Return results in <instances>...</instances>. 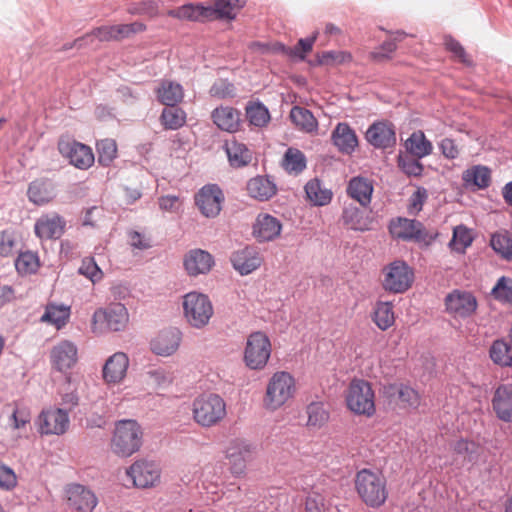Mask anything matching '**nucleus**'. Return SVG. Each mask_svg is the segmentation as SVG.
I'll list each match as a JSON object with an SVG mask.
<instances>
[{
  "label": "nucleus",
  "mask_w": 512,
  "mask_h": 512,
  "mask_svg": "<svg viewBox=\"0 0 512 512\" xmlns=\"http://www.w3.org/2000/svg\"><path fill=\"white\" fill-rule=\"evenodd\" d=\"M245 5V0H215L213 5L185 4L170 10L168 15L191 21L233 20L236 13Z\"/></svg>",
  "instance_id": "1"
},
{
  "label": "nucleus",
  "mask_w": 512,
  "mask_h": 512,
  "mask_svg": "<svg viewBox=\"0 0 512 512\" xmlns=\"http://www.w3.org/2000/svg\"><path fill=\"white\" fill-rule=\"evenodd\" d=\"M355 489L360 499L370 508H379L388 498L385 476L380 472L363 468L356 473Z\"/></svg>",
  "instance_id": "2"
},
{
  "label": "nucleus",
  "mask_w": 512,
  "mask_h": 512,
  "mask_svg": "<svg viewBox=\"0 0 512 512\" xmlns=\"http://www.w3.org/2000/svg\"><path fill=\"white\" fill-rule=\"evenodd\" d=\"M143 433L135 420L119 421L111 438V450L120 457H129L142 446Z\"/></svg>",
  "instance_id": "3"
},
{
  "label": "nucleus",
  "mask_w": 512,
  "mask_h": 512,
  "mask_svg": "<svg viewBox=\"0 0 512 512\" xmlns=\"http://www.w3.org/2000/svg\"><path fill=\"white\" fill-rule=\"evenodd\" d=\"M295 391L294 377L288 372L278 371L268 381L263 405L266 409L275 411L291 399Z\"/></svg>",
  "instance_id": "4"
},
{
  "label": "nucleus",
  "mask_w": 512,
  "mask_h": 512,
  "mask_svg": "<svg viewBox=\"0 0 512 512\" xmlns=\"http://www.w3.org/2000/svg\"><path fill=\"white\" fill-rule=\"evenodd\" d=\"M226 414V403L217 394H203L193 401V417L202 427L218 424Z\"/></svg>",
  "instance_id": "5"
},
{
  "label": "nucleus",
  "mask_w": 512,
  "mask_h": 512,
  "mask_svg": "<svg viewBox=\"0 0 512 512\" xmlns=\"http://www.w3.org/2000/svg\"><path fill=\"white\" fill-rule=\"evenodd\" d=\"M345 401L350 411L371 417L375 411V394L371 384L364 379H353L346 391Z\"/></svg>",
  "instance_id": "6"
},
{
  "label": "nucleus",
  "mask_w": 512,
  "mask_h": 512,
  "mask_svg": "<svg viewBox=\"0 0 512 512\" xmlns=\"http://www.w3.org/2000/svg\"><path fill=\"white\" fill-rule=\"evenodd\" d=\"M184 317L193 328L201 329L208 325L214 309L209 297L199 292H189L183 297Z\"/></svg>",
  "instance_id": "7"
},
{
  "label": "nucleus",
  "mask_w": 512,
  "mask_h": 512,
  "mask_svg": "<svg viewBox=\"0 0 512 512\" xmlns=\"http://www.w3.org/2000/svg\"><path fill=\"white\" fill-rule=\"evenodd\" d=\"M382 286L394 294L406 292L414 282V270L403 260H395L383 268Z\"/></svg>",
  "instance_id": "8"
},
{
  "label": "nucleus",
  "mask_w": 512,
  "mask_h": 512,
  "mask_svg": "<svg viewBox=\"0 0 512 512\" xmlns=\"http://www.w3.org/2000/svg\"><path fill=\"white\" fill-rule=\"evenodd\" d=\"M271 350V342L265 333L261 331L251 333L244 350L245 364L253 370L263 369L270 358Z\"/></svg>",
  "instance_id": "9"
},
{
  "label": "nucleus",
  "mask_w": 512,
  "mask_h": 512,
  "mask_svg": "<svg viewBox=\"0 0 512 512\" xmlns=\"http://www.w3.org/2000/svg\"><path fill=\"white\" fill-rule=\"evenodd\" d=\"M389 229L395 238L404 241H415L429 245L436 238V234L429 233L423 224L416 219L398 217L391 221Z\"/></svg>",
  "instance_id": "10"
},
{
  "label": "nucleus",
  "mask_w": 512,
  "mask_h": 512,
  "mask_svg": "<svg viewBox=\"0 0 512 512\" xmlns=\"http://www.w3.org/2000/svg\"><path fill=\"white\" fill-rule=\"evenodd\" d=\"M58 150L71 165L81 170H87L95 161L92 149L74 139L61 138L58 142Z\"/></svg>",
  "instance_id": "11"
},
{
  "label": "nucleus",
  "mask_w": 512,
  "mask_h": 512,
  "mask_svg": "<svg viewBox=\"0 0 512 512\" xmlns=\"http://www.w3.org/2000/svg\"><path fill=\"white\" fill-rule=\"evenodd\" d=\"M129 320L128 310L122 303H112L106 308L97 309L92 317L94 329L98 324H106L110 331L124 330Z\"/></svg>",
  "instance_id": "12"
},
{
  "label": "nucleus",
  "mask_w": 512,
  "mask_h": 512,
  "mask_svg": "<svg viewBox=\"0 0 512 512\" xmlns=\"http://www.w3.org/2000/svg\"><path fill=\"white\" fill-rule=\"evenodd\" d=\"M340 221L347 229L357 232L373 230L377 224L376 217L371 210L367 211L364 207L360 208L354 204L344 206Z\"/></svg>",
  "instance_id": "13"
},
{
  "label": "nucleus",
  "mask_w": 512,
  "mask_h": 512,
  "mask_svg": "<svg viewBox=\"0 0 512 512\" xmlns=\"http://www.w3.org/2000/svg\"><path fill=\"white\" fill-rule=\"evenodd\" d=\"M224 199L223 191L217 184H207L196 193L195 204L205 217L214 218L219 215Z\"/></svg>",
  "instance_id": "14"
},
{
  "label": "nucleus",
  "mask_w": 512,
  "mask_h": 512,
  "mask_svg": "<svg viewBox=\"0 0 512 512\" xmlns=\"http://www.w3.org/2000/svg\"><path fill=\"white\" fill-rule=\"evenodd\" d=\"M445 306L449 314L465 319L475 313L478 303L471 292L455 289L446 295Z\"/></svg>",
  "instance_id": "15"
},
{
  "label": "nucleus",
  "mask_w": 512,
  "mask_h": 512,
  "mask_svg": "<svg viewBox=\"0 0 512 512\" xmlns=\"http://www.w3.org/2000/svg\"><path fill=\"white\" fill-rule=\"evenodd\" d=\"M69 422L68 412L62 408L44 410L37 419L42 435H61L68 429Z\"/></svg>",
  "instance_id": "16"
},
{
  "label": "nucleus",
  "mask_w": 512,
  "mask_h": 512,
  "mask_svg": "<svg viewBox=\"0 0 512 512\" xmlns=\"http://www.w3.org/2000/svg\"><path fill=\"white\" fill-rule=\"evenodd\" d=\"M50 360L55 370L67 373L77 363V346L69 340L60 341L51 349Z\"/></svg>",
  "instance_id": "17"
},
{
  "label": "nucleus",
  "mask_w": 512,
  "mask_h": 512,
  "mask_svg": "<svg viewBox=\"0 0 512 512\" xmlns=\"http://www.w3.org/2000/svg\"><path fill=\"white\" fill-rule=\"evenodd\" d=\"M133 484L139 488L154 486L160 479V470L153 462L136 461L126 471Z\"/></svg>",
  "instance_id": "18"
},
{
  "label": "nucleus",
  "mask_w": 512,
  "mask_h": 512,
  "mask_svg": "<svg viewBox=\"0 0 512 512\" xmlns=\"http://www.w3.org/2000/svg\"><path fill=\"white\" fill-rule=\"evenodd\" d=\"M255 447L246 441L237 440L227 450V459L230 463V471L236 476H242L246 470V464L252 459Z\"/></svg>",
  "instance_id": "19"
},
{
  "label": "nucleus",
  "mask_w": 512,
  "mask_h": 512,
  "mask_svg": "<svg viewBox=\"0 0 512 512\" xmlns=\"http://www.w3.org/2000/svg\"><path fill=\"white\" fill-rule=\"evenodd\" d=\"M230 261L240 275H248L261 266L263 259L257 247L246 246L234 251Z\"/></svg>",
  "instance_id": "20"
},
{
  "label": "nucleus",
  "mask_w": 512,
  "mask_h": 512,
  "mask_svg": "<svg viewBox=\"0 0 512 512\" xmlns=\"http://www.w3.org/2000/svg\"><path fill=\"white\" fill-rule=\"evenodd\" d=\"M66 493L69 508L79 512H91L98 503L95 494L80 484L69 485Z\"/></svg>",
  "instance_id": "21"
},
{
  "label": "nucleus",
  "mask_w": 512,
  "mask_h": 512,
  "mask_svg": "<svg viewBox=\"0 0 512 512\" xmlns=\"http://www.w3.org/2000/svg\"><path fill=\"white\" fill-rule=\"evenodd\" d=\"M366 139L377 149L391 148L396 144L395 127L390 122H375L368 128Z\"/></svg>",
  "instance_id": "22"
},
{
  "label": "nucleus",
  "mask_w": 512,
  "mask_h": 512,
  "mask_svg": "<svg viewBox=\"0 0 512 512\" xmlns=\"http://www.w3.org/2000/svg\"><path fill=\"white\" fill-rule=\"evenodd\" d=\"M491 403L499 420L512 423V383L500 384L494 391Z\"/></svg>",
  "instance_id": "23"
},
{
  "label": "nucleus",
  "mask_w": 512,
  "mask_h": 512,
  "mask_svg": "<svg viewBox=\"0 0 512 512\" xmlns=\"http://www.w3.org/2000/svg\"><path fill=\"white\" fill-rule=\"evenodd\" d=\"M64 228L65 221L60 215L45 214L36 220L34 232L40 239H57L62 236Z\"/></svg>",
  "instance_id": "24"
},
{
  "label": "nucleus",
  "mask_w": 512,
  "mask_h": 512,
  "mask_svg": "<svg viewBox=\"0 0 512 512\" xmlns=\"http://www.w3.org/2000/svg\"><path fill=\"white\" fill-rule=\"evenodd\" d=\"M181 342V332L169 328L158 333L150 343L151 351L159 356H170L175 353Z\"/></svg>",
  "instance_id": "25"
},
{
  "label": "nucleus",
  "mask_w": 512,
  "mask_h": 512,
  "mask_svg": "<svg viewBox=\"0 0 512 512\" xmlns=\"http://www.w3.org/2000/svg\"><path fill=\"white\" fill-rule=\"evenodd\" d=\"M213 265V256L202 249H192L184 257V267L190 276L207 274Z\"/></svg>",
  "instance_id": "26"
},
{
  "label": "nucleus",
  "mask_w": 512,
  "mask_h": 512,
  "mask_svg": "<svg viewBox=\"0 0 512 512\" xmlns=\"http://www.w3.org/2000/svg\"><path fill=\"white\" fill-rule=\"evenodd\" d=\"M281 230L280 220L270 214H259L253 225V235L259 242L274 240Z\"/></svg>",
  "instance_id": "27"
},
{
  "label": "nucleus",
  "mask_w": 512,
  "mask_h": 512,
  "mask_svg": "<svg viewBox=\"0 0 512 512\" xmlns=\"http://www.w3.org/2000/svg\"><path fill=\"white\" fill-rule=\"evenodd\" d=\"M331 140L342 154L351 155L358 146V137L346 122H340L336 125L332 131Z\"/></svg>",
  "instance_id": "28"
},
{
  "label": "nucleus",
  "mask_w": 512,
  "mask_h": 512,
  "mask_svg": "<svg viewBox=\"0 0 512 512\" xmlns=\"http://www.w3.org/2000/svg\"><path fill=\"white\" fill-rule=\"evenodd\" d=\"M129 366L128 356L123 352H116L110 356L103 367V379L111 384L121 382L126 376Z\"/></svg>",
  "instance_id": "29"
},
{
  "label": "nucleus",
  "mask_w": 512,
  "mask_h": 512,
  "mask_svg": "<svg viewBox=\"0 0 512 512\" xmlns=\"http://www.w3.org/2000/svg\"><path fill=\"white\" fill-rule=\"evenodd\" d=\"M27 196L35 205L47 204L56 197L55 184L50 179H36L29 184Z\"/></svg>",
  "instance_id": "30"
},
{
  "label": "nucleus",
  "mask_w": 512,
  "mask_h": 512,
  "mask_svg": "<svg viewBox=\"0 0 512 512\" xmlns=\"http://www.w3.org/2000/svg\"><path fill=\"white\" fill-rule=\"evenodd\" d=\"M239 110L229 107L221 106L213 110L211 117L214 124L221 130L226 132H236L240 126Z\"/></svg>",
  "instance_id": "31"
},
{
  "label": "nucleus",
  "mask_w": 512,
  "mask_h": 512,
  "mask_svg": "<svg viewBox=\"0 0 512 512\" xmlns=\"http://www.w3.org/2000/svg\"><path fill=\"white\" fill-rule=\"evenodd\" d=\"M346 191L350 198L356 200L362 207L366 208L371 203L374 188L369 179L356 176L350 179Z\"/></svg>",
  "instance_id": "32"
},
{
  "label": "nucleus",
  "mask_w": 512,
  "mask_h": 512,
  "mask_svg": "<svg viewBox=\"0 0 512 512\" xmlns=\"http://www.w3.org/2000/svg\"><path fill=\"white\" fill-rule=\"evenodd\" d=\"M248 194L259 201H267L277 192V186L268 176H256L247 183Z\"/></svg>",
  "instance_id": "33"
},
{
  "label": "nucleus",
  "mask_w": 512,
  "mask_h": 512,
  "mask_svg": "<svg viewBox=\"0 0 512 512\" xmlns=\"http://www.w3.org/2000/svg\"><path fill=\"white\" fill-rule=\"evenodd\" d=\"M156 94L158 101L165 106L177 105L184 96L182 85L170 80L162 81Z\"/></svg>",
  "instance_id": "34"
},
{
  "label": "nucleus",
  "mask_w": 512,
  "mask_h": 512,
  "mask_svg": "<svg viewBox=\"0 0 512 512\" xmlns=\"http://www.w3.org/2000/svg\"><path fill=\"white\" fill-rule=\"evenodd\" d=\"M305 193L309 201L319 207L328 205L333 197L332 191L326 188L318 178L311 179L306 183Z\"/></svg>",
  "instance_id": "35"
},
{
  "label": "nucleus",
  "mask_w": 512,
  "mask_h": 512,
  "mask_svg": "<svg viewBox=\"0 0 512 512\" xmlns=\"http://www.w3.org/2000/svg\"><path fill=\"white\" fill-rule=\"evenodd\" d=\"M462 180L466 185L486 189L491 184V170L484 165H474L463 172Z\"/></svg>",
  "instance_id": "36"
},
{
  "label": "nucleus",
  "mask_w": 512,
  "mask_h": 512,
  "mask_svg": "<svg viewBox=\"0 0 512 512\" xmlns=\"http://www.w3.org/2000/svg\"><path fill=\"white\" fill-rule=\"evenodd\" d=\"M389 396H396L405 406L417 408L420 404V395L417 390L409 385L394 383L387 387Z\"/></svg>",
  "instance_id": "37"
},
{
  "label": "nucleus",
  "mask_w": 512,
  "mask_h": 512,
  "mask_svg": "<svg viewBox=\"0 0 512 512\" xmlns=\"http://www.w3.org/2000/svg\"><path fill=\"white\" fill-rule=\"evenodd\" d=\"M489 356L496 365L501 367H511L512 344L505 339L495 340L489 349Z\"/></svg>",
  "instance_id": "38"
},
{
  "label": "nucleus",
  "mask_w": 512,
  "mask_h": 512,
  "mask_svg": "<svg viewBox=\"0 0 512 512\" xmlns=\"http://www.w3.org/2000/svg\"><path fill=\"white\" fill-rule=\"evenodd\" d=\"M452 450L463 459V462L475 464L479 459L481 447L472 440L461 438L452 444Z\"/></svg>",
  "instance_id": "39"
},
{
  "label": "nucleus",
  "mask_w": 512,
  "mask_h": 512,
  "mask_svg": "<svg viewBox=\"0 0 512 512\" xmlns=\"http://www.w3.org/2000/svg\"><path fill=\"white\" fill-rule=\"evenodd\" d=\"M226 153L230 165L235 168L244 167L252 160V153L246 145L236 141L226 144Z\"/></svg>",
  "instance_id": "40"
},
{
  "label": "nucleus",
  "mask_w": 512,
  "mask_h": 512,
  "mask_svg": "<svg viewBox=\"0 0 512 512\" xmlns=\"http://www.w3.org/2000/svg\"><path fill=\"white\" fill-rule=\"evenodd\" d=\"M292 122L301 130L311 133L317 130L318 122L313 113L300 106H294L290 111Z\"/></svg>",
  "instance_id": "41"
},
{
  "label": "nucleus",
  "mask_w": 512,
  "mask_h": 512,
  "mask_svg": "<svg viewBox=\"0 0 512 512\" xmlns=\"http://www.w3.org/2000/svg\"><path fill=\"white\" fill-rule=\"evenodd\" d=\"M93 38H97L101 42L117 41L115 25L97 27L93 29L91 33H88L83 37L75 39L73 44L70 45L69 48H82L86 45V43L89 40L92 41Z\"/></svg>",
  "instance_id": "42"
},
{
  "label": "nucleus",
  "mask_w": 512,
  "mask_h": 512,
  "mask_svg": "<svg viewBox=\"0 0 512 512\" xmlns=\"http://www.w3.org/2000/svg\"><path fill=\"white\" fill-rule=\"evenodd\" d=\"M161 124L167 130H177L186 122V113L177 105L166 106L160 116Z\"/></svg>",
  "instance_id": "43"
},
{
  "label": "nucleus",
  "mask_w": 512,
  "mask_h": 512,
  "mask_svg": "<svg viewBox=\"0 0 512 512\" xmlns=\"http://www.w3.org/2000/svg\"><path fill=\"white\" fill-rule=\"evenodd\" d=\"M69 316V307L65 305L48 304L41 317V321L53 324L57 329H60L66 324Z\"/></svg>",
  "instance_id": "44"
},
{
  "label": "nucleus",
  "mask_w": 512,
  "mask_h": 512,
  "mask_svg": "<svg viewBox=\"0 0 512 512\" xmlns=\"http://www.w3.org/2000/svg\"><path fill=\"white\" fill-rule=\"evenodd\" d=\"M406 149L413 156L421 159L432 152V144L422 132H414L406 141Z\"/></svg>",
  "instance_id": "45"
},
{
  "label": "nucleus",
  "mask_w": 512,
  "mask_h": 512,
  "mask_svg": "<svg viewBox=\"0 0 512 512\" xmlns=\"http://www.w3.org/2000/svg\"><path fill=\"white\" fill-rule=\"evenodd\" d=\"M282 165L288 173L298 175L306 168V157L300 150L288 148Z\"/></svg>",
  "instance_id": "46"
},
{
  "label": "nucleus",
  "mask_w": 512,
  "mask_h": 512,
  "mask_svg": "<svg viewBox=\"0 0 512 512\" xmlns=\"http://www.w3.org/2000/svg\"><path fill=\"white\" fill-rule=\"evenodd\" d=\"M373 320L377 327L383 331L390 328L395 321L392 303L378 302L375 307Z\"/></svg>",
  "instance_id": "47"
},
{
  "label": "nucleus",
  "mask_w": 512,
  "mask_h": 512,
  "mask_svg": "<svg viewBox=\"0 0 512 512\" xmlns=\"http://www.w3.org/2000/svg\"><path fill=\"white\" fill-rule=\"evenodd\" d=\"M387 33L395 35V37L384 41L378 50L371 53V58L377 62L390 59L391 54L397 49V42L401 41L406 36V33L400 30L396 32L387 31Z\"/></svg>",
  "instance_id": "48"
},
{
  "label": "nucleus",
  "mask_w": 512,
  "mask_h": 512,
  "mask_svg": "<svg viewBox=\"0 0 512 512\" xmlns=\"http://www.w3.org/2000/svg\"><path fill=\"white\" fill-rule=\"evenodd\" d=\"M492 249L507 261H512V234L495 233L490 240Z\"/></svg>",
  "instance_id": "49"
},
{
  "label": "nucleus",
  "mask_w": 512,
  "mask_h": 512,
  "mask_svg": "<svg viewBox=\"0 0 512 512\" xmlns=\"http://www.w3.org/2000/svg\"><path fill=\"white\" fill-rule=\"evenodd\" d=\"M246 117L251 125L264 127L270 120V113L263 103L256 102L247 105Z\"/></svg>",
  "instance_id": "50"
},
{
  "label": "nucleus",
  "mask_w": 512,
  "mask_h": 512,
  "mask_svg": "<svg viewBox=\"0 0 512 512\" xmlns=\"http://www.w3.org/2000/svg\"><path fill=\"white\" fill-rule=\"evenodd\" d=\"M15 267L22 275L33 274L39 268V258L33 252H21L15 260Z\"/></svg>",
  "instance_id": "51"
},
{
  "label": "nucleus",
  "mask_w": 512,
  "mask_h": 512,
  "mask_svg": "<svg viewBox=\"0 0 512 512\" xmlns=\"http://www.w3.org/2000/svg\"><path fill=\"white\" fill-rule=\"evenodd\" d=\"M491 295L502 304L512 305V279L500 277L492 288Z\"/></svg>",
  "instance_id": "52"
},
{
  "label": "nucleus",
  "mask_w": 512,
  "mask_h": 512,
  "mask_svg": "<svg viewBox=\"0 0 512 512\" xmlns=\"http://www.w3.org/2000/svg\"><path fill=\"white\" fill-rule=\"evenodd\" d=\"M98 162L102 166H109L116 157L117 146L115 141L104 139L97 143Z\"/></svg>",
  "instance_id": "53"
},
{
  "label": "nucleus",
  "mask_w": 512,
  "mask_h": 512,
  "mask_svg": "<svg viewBox=\"0 0 512 512\" xmlns=\"http://www.w3.org/2000/svg\"><path fill=\"white\" fill-rule=\"evenodd\" d=\"M17 236L14 230L5 229L0 231V256L9 257L17 251Z\"/></svg>",
  "instance_id": "54"
},
{
  "label": "nucleus",
  "mask_w": 512,
  "mask_h": 512,
  "mask_svg": "<svg viewBox=\"0 0 512 512\" xmlns=\"http://www.w3.org/2000/svg\"><path fill=\"white\" fill-rule=\"evenodd\" d=\"M307 415V425L312 427H321L328 420V413L319 402H312L307 406Z\"/></svg>",
  "instance_id": "55"
},
{
  "label": "nucleus",
  "mask_w": 512,
  "mask_h": 512,
  "mask_svg": "<svg viewBox=\"0 0 512 512\" xmlns=\"http://www.w3.org/2000/svg\"><path fill=\"white\" fill-rule=\"evenodd\" d=\"M329 507L326 497L318 490L308 492L305 500V512H325Z\"/></svg>",
  "instance_id": "56"
},
{
  "label": "nucleus",
  "mask_w": 512,
  "mask_h": 512,
  "mask_svg": "<svg viewBox=\"0 0 512 512\" xmlns=\"http://www.w3.org/2000/svg\"><path fill=\"white\" fill-rule=\"evenodd\" d=\"M472 236L469 229L460 225L454 228L450 246L455 251H464L472 243Z\"/></svg>",
  "instance_id": "57"
},
{
  "label": "nucleus",
  "mask_w": 512,
  "mask_h": 512,
  "mask_svg": "<svg viewBox=\"0 0 512 512\" xmlns=\"http://www.w3.org/2000/svg\"><path fill=\"white\" fill-rule=\"evenodd\" d=\"M209 93L218 99L233 98L236 96V88L227 79H218L210 87Z\"/></svg>",
  "instance_id": "58"
},
{
  "label": "nucleus",
  "mask_w": 512,
  "mask_h": 512,
  "mask_svg": "<svg viewBox=\"0 0 512 512\" xmlns=\"http://www.w3.org/2000/svg\"><path fill=\"white\" fill-rule=\"evenodd\" d=\"M445 48L453 54V56L461 63L472 66L473 62L468 57L464 47L459 41L454 39L452 36L447 35L444 37Z\"/></svg>",
  "instance_id": "59"
},
{
  "label": "nucleus",
  "mask_w": 512,
  "mask_h": 512,
  "mask_svg": "<svg viewBox=\"0 0 512 512\" xmlns=\"http://www.w3.org/2000/svg\"><path fill=\"white\" fill-rule=\"evenodd\" d=\"M127 12L131 15H143L153 18L158 13V6L152 0L134 2L128 5Z\"/></svg>",
  "instance_id": "60"
},
{
  "label": "nucleus",
  "mask_w": 512,
  "mask_h": 512,
  "mask_svg": "<svg viewBox=\"0 0 512 512\" xmlns=\"http://www.w3.org/2000/svg\"><path fill=\"white\" fill-rule=\"evenodd\" d=\"M398 166L408 176L418 177L422 175L423 172V165L417 157L400 155L398 158Z\"/></svg>",
  "instance_id": "61"
},
{
  "label": "nucleus",
  "mask_w": 512,
  "mask_h": 512,
  "mask_svg": "<svg viewBox=\"0 0 512 512\" xmlns=\"http://www.w3.org/2000/svg\"><path fill=\"white\" fill-rule=\"evenodd\" d=\"M318 63L321 65H337L351 61L352 56L345 51H323L317 56Z\"/></svg>",
  "instance_id": "62"
},
{
  "label": "nucleus",
  "mask_w": 512,
  "mask_h": 512,
  "mask_svg": "<svg viewBox=\"0 0 512 512\" xmlns=\"http://www.w3.org/2000/svg\"><path fill=\"white\" fill-rule=\"evenodd\" d=\"M79 274L87 277L93 283L102 279L103 273L93 258H86L78 269Z\"/></svg>",
  "instance_id": "63"
},
{
  "label": "nucleus",
  "mask_w": 512,
  "mask_h": 512,
  "mask_svg": "<svg viewBox=\"0 0 512 512\" xmlns=\"http://www.w3.org/2000/svg\"><path fill=\"white\" fill-rule=\"evenodd\" d=\"M147 375L158 387L168 386L173 381L172 373L163 368L151 369Z\"/></svg>",
  "instance_id": "64"
}]
</instances>
